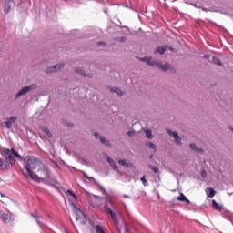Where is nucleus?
Listing matches in <instances>:
<instances>
[{
	"instance_id": "f704fd0d",
	"label": "nucleus",
	"mask_w": 233,
	"mask_h": 233,
	"mask_svg": "<svg viewBox=\"0 0 233 233\" xmlns=\"http://www.w3.org/2000/svg\"><path fill=\"white\" fill-rule=\"evenodd\" d=\"M84 177H85L86 179H94V177H89L86 175V173H84Z\"/></svg>"
},
{
	"instance_id": "6e6552de",
	"label": "nucleus",
	"mask_w": 233,
	"mask_h": 233,
	"mask_svg": "<svg viewBox=\"0 0 233 233\" xmlns=\"http://www.w3.org/2000/svg\"><path fill=\"white\" fill-rule=\"evenodd\" d=\"M167 132L171 137H174L175 143H177V145H181V137H179V135H177V132L172 131L170 129H167Z\"/></svg>"
},
{
	"instance_id": "412c9836",
	"label": "nucleus",
	"mask_w": 233,
	"mask_h": 233,
	"mask_svg": "<svg viewBox=\"0 0 233 233\" xmlns=\"http://www.w3.org/2000/svg\"><path fill=\"white\" fill-rule=\"evenodd\" d=\"M111 92H114L115 94H117V96H123V91L117 87L111 88Z\"/></svg>"
},
{
	"instance_id": "dca6fc26",
	"label": "nucleus",
	"mask_w": 233,
	"mask_h": 233,
	"mask_svg": "<svg viewBox=\"0 0 233 233\" xmlns=\"http://www.w3.org/2000/svg\"><path fill=\"white\" fill-rule=\"evenodd\" d=\"M118 164H120L122 167H125V168H131L132 163L127 162V160H119Z\"/></svg>"
},
{
	"instance_id": "c85d7f7f",
	"label": "nucleus",
	"mask_w": 233,
	"mask_h": 233,
	"mask_svg": "<svg viewBox=\"0 0 233 233\" xmlns=\"http://www.w3.org/2000/svg\"><path fill=\"white\" fill-rule=\"evenodd\" d=\"M76 72L77 74H80V76H83L84 77H86V73H85V71H83V69H76Z\"/></svg>"
},
{
	"instance_id": "cd10ccee",
	"label": "nucleus",
	"mask_w": 233,
	"mask_h": 233,
	"mask_svg": "<svg viewBox=\"0 0 233 233\" xmlns=\"http://www.w3.org/2000/svg\"><path fill=\"white\" fill-rule=\"evenodd\" d=\"M145 134L147 139H152V130H146Z\"/></svg>"
},
{
	"instance_id": "f03ea898",
	"label": "nucleus",
	"mask_w": 233,
	"mask_h": 233,
	"mask_svg": "<svg viewBox=\"0 0 233 233\" xmlns=\"http://www.w3.org/2000/svg\"><path fill=\"white\" fill-rule=\"evenodd\" d=\"M35 183H41V181L45 179L50 178V169L44 165V163H40L38 167L36 168V173H33V176L30 177Z\"/></svg>"
},
{
	"instance_id": "7ed1b4c3",
	"label": "nucleus",
	"mask_w": 233,
	"mask_h": 233,
	"mask_svg": "<svg viewBox=\"0 0 233 233\" xmlns=\"http://www.w3.org/2000/svg\"><path fill=\"white\" fill-rule=\"evenodd\" d=\"M4 157L9 162V165H15V157L16 159H23V156H21L15 149L12 148L11 150L8 148L4 149Z\"/></svg>"
},
{
	"instance_id": "5701e85b",
	"label": "nucleus",
	"mask_w": 233,
	"mask_h": 233,
	"mask_svg": "<svg viewBox=\"0 0 233 233\" xmlns=\"http://www.w3.org/2000/svg\"><path fill=\"white\" fill-rule=\"evenodd\" d=\"M212 61H213L214 65H218V66H222L221 60L216 56H213Z\"/></svg>"
},
{
	"instance_id": "473e14b6",
	"label": "nucleus",
	"mask_w": 233,
	"mask_h": 233,
	"mask_svg": "<svg viewBox=\"0 0 233 233\" xmlns=\"http://www.w3.org/2000/svg\"><path fill=\"white\" fill-rule=\"evenodd\" d=\"M1 218L4 219V221H6V220L8 219V214L3 213V214L1 215Z\"/></svg>"
},
{
	"instance_id": "4c0bfd02",
	"label": "nucleus",
	"mask_w": 233,
	"mask_h": 233,
	"mask_svg": "<svg viewBox=\"0 0 233 233\" xmlns=\"http://www.w3.org/2000/svg\"><path fill=\"white\" fill-rule=\"evenodd\" d=\"M94 136H95V137H99V133L96 132V133L94 134Z\"/></svg>"
},
{
	"instance_id": "58836bf2",
	"label": "nucleus",
	"mask_w": 233,
	"mask_h": 233,
	"mask_svg": "<svg viewBox=\"0 0 233 233\" xmlns=\"http://www.w3.org/2000/svg\"><path fill=\"white\" fill-rule=\"evenodd\" d=\"M97 45H98V46H100V45H105V43H103V42H98Z\"/></svg>"
},
{
	"instance_id": "aec40b11",
	"label": "nucleus",
	"mask_w": 233,
	"mask_h": 233,
	"mask_svg": "<svg viewBox=\"0 0 233 233\" xmlns=\"http://www.w3.org/2000/svg\"><path fill=\"white\" fill-rule=\"evenodd\" d=\"M100 198H95L93 200H90L89 203L91 205V207H94V208H96L97 207V205L94 204V203H99Z\"/></svg>"
},
{
	"instance_id": "393cba45",
	"label": "nucleus",
	"mask_w": 233,
	"mask_h": 233,
	"mask_svg": "<svg viewBox=\"0 0 233 233\" xmlns=\"http://www.w3.org/2000/svg\"><path fill=\"white\" fill-rule=\"evenodd\" d=\"M42 128V131L46 134L47 137H52V133H50V130L47 129V127H41Z\"/></svg>"
},
{
	"instance_id": "6ab92c4d",
	"label": "nucleus",
	"mask_w": 233,
	"mask_h": 233,
	"mask_svg": "<svg viewBox=\"0 0 233 233\" xmlns=\"http://www.w3.org/2000/svg\"><path fill=\"white\" fill-rule=\"evenodd\" d=\"M10 3H12V0H10L8 2V4H6L4 7V12L5 14H8L10 12V10H12V6L10 5Z\"/></svg>"
},
{
	"instance_id": "a211bd4d",
	"label": "nucleus",
	"mask_w": 233,
	"mask_h": 233,
	"mask_svg": "<svg viewBox=\"0 0 233 233\" xmlns=\"http://www.w3.org/2000/svg\"><path fill=\"white\" fill-rule=\"evenodd\" d=\"M189 147H190L191 150H194V152L203 153V149L198 148V146H196V144H190Z\"/></svg>"
},
{
	"instance_id": "20e7f679",
	"label": "nucleus",
	"mask_w": 233,
	"mask_h": 233,
	"mask_svg": "<svg viewBox=\"0 0 233 233\" xmlns=\"http://www.w3.org/2000/svg\"><path fill=\"white\" fill-rule=\"evenodd\" d=\"M141 61H145L149 66H157L163 72H167V70H172V66L169 64L163 65L160 62L153 60L152 57L140 58Z\"/></svg>"
},
{
	"instance_id": "e433bc0d",
	"label": "nucleus",
	"mask_w": 233,
	"mask_h": 233,
	"mask_svg": "<svg viewBox=\"0 0 233 233\" xmlns=\"http://www.w3.org/2000/svg\"><path fill=\"white\" fill-rule=\"evenodd\" d=\"M205 59H210V56L209 55H204Z\"/></svg>"
},
{
	"instance_id": "72a5a7b5",
	"label": "nucleus",
	"mask_w": 233,
	"mask_h": 233,
	"mask_svg": "<svg viewBox=\"0 0 233 233\" xmlns=\"http://www.w3.org/2000/svg\"><path fill=\"white\" fill-rule=\"evenodd\" d=\"M135 135H136V132H134V131H128L127 132V136H129V137H132Z\"/></svg>"
},
{
	"instance_id": "2f4dec72",
	"label": "nucleus",
	"mask_w": 233,
	"mask_h": 233,
	"mask_svg": "<svg viewBox=\"0 0 233 233\" xmlns=\"http://www.w3.org/2000/svg\"><path fill=\"white\" fill-rule=\"evenodd\" d=\"M67 194H69L71 198H74V199H77V196H76L72 190H67Z\"/></svg>"
},
{
	"instance_id": "bb28decb",
	"label": "nucleus",
	"mask_w": 233,
	"mask_h": 233,
	"mask_svg": "<svg viewBox=\"0 0 233 233\" xmlns=\"http://www.w3.org/2000/svg\"><path fill=\"white\" fill-rule=\"evenodd\" d=\"M147 146L148 147H150L151 150H154V152H156V144H154V143H152V142H147Z\"/></svg>"
},
{
	"instance_id": "7c9ffc66",
	"label": "nucleus",
	"mask_w": 233,
	"mask_h": 233,
	"mask_svg": "<svg viewBox=\"0 0 233 233\" xmlns=\"http://www.w3.org/2000/svg\"><path fill=\"white\" fill-rule=\"evenodd\" d=\"M31 216L34 218V219H35L38 225H41V221H39V217L37 215H34V213H32Z\"/></svg>"
},
{
	"instance_id": "9d476101",
	"label": "nucleus",
	"mask_w": 233,
	"mask_h": 233,
	"mask_svg": "<svg viewBox=\"0 0 233 233\" xmlns=\"http://www.w3.org/2000/svg\"><path fill=\"white\" fill-rule=\"evenodd\" d=\"M16 120L17 116H11L10 118L7 119V121H5L4 125L5 128H12V125H14V123H15Z\"/></svg>"
},
{
	"instance_id": "39448f33",
	"label": "nucleus",
	"mask_w": 233,
	"mask_h": 233,
	"mask_svg": "<svg viewBox=\"0 0 233 233\" xmlns=\"http://www.w3.org/2000/svg\"><path fill=\"white\" fill-rule=\"evenodd\" d=\"M73 207V212L76 214V221H79L82 225H85L86 223V216H85V213L76 206V204H71Z\"/></svg>"
},
{
	"instance_id": "2eb2a0df",
	"label": "nucleus",
	"mask_w": 233,
	"mask_h": 233,
	"mask_svg": "<svg viewBox=\"0 0 233 233\" xmlns=\"http://www.w3.org/2000/svg\"><path fill=\"white\" fill-rule=\"evenodd\" d=\"M206 193L208 194V198H214L216 196V190L212 187H208L206 189Z\"/></svg>"
},
{
	"instance_id": "a878e982",
	"label": "nucleus",
	"mask_w": 233,
	"mask_h": 233,
	"mask_svg": "<svg viewBox=\"0 0 233 233\" xmlns=\"http://www.w3.org/2000/svg\"><path fill=\"white\" fill-rule=\"evenodd\" d=\"M96 233H105V229H103V227H101L100 225H97L96 227Z\"/></svg>"
},
{
	"instance_id": "0eeeda50",
	"label": "nucleus",
	"mask_w": 233,
	"mask_h": 233,
	"mask_svg": "<svg viewBox=\"0 0 233 233\" xmlns=\"http://www.w3.org/2000/svg\"><path fill=\"white\" fill-rule=\"evenodd\" d=\"M101 211L107 212V214H110V216H111L112 219L115 221V223H119V220H117V215L116 214V212L112 211V209L110 208H108V204H105L101 208Z\"/></svg>"
},
{
	"instance_id": "f3484780",
	"label": "nucleus",
	"mask_w": 233,
	"mask_h": 233,
	"mask_svg": "<svg viewBox=\"0 0 233 233\" xmlns=\"http://www.w3.org/2000/svg\"><path fill=\"white\" fill-rule=\"evenodd\" d=\"M167 50V46H159L155 50V54H165V51Z\"/></svg>"
},
{
	"instance_id": "ddd939ff",
	"label": "nucleus",
	"mask_w": 233,
	"mask_h": 233,
	"mask_svg": "<svg viewBox=\"0 0 233 233\" xmlns=\"http://www.w3.org/2000/svg\"><path fill=\"white\" fill-rule=\"evenodd\" d=\"M212 207L214 210H218V212H221L223 210V206L218 204L216 200H212Z\"/></svg>"
},
{
	"instance_id": "1a4fd4ad",
	"label": "nucleus",
	"mask_w": 233,
	"mask_h": 233,
	"mask_svg": "<svg viewBox=\"0 0 233 233\" xmlns=\"http://www.w3.org/2000/svg\"><path fill=\"white\" fill-rule=\"evenodd\" d=\"M63 66H65V64H58L56 66H52L51 67H48L46 70V74H53V72H57V70H61V68H63Z\"/></svg>"
},
{
	"instance_id": "f8f14e48",
	"label": "nucleus",
	"mask_w": 233,
	"mask_h": 233,
	"mask_svg": "<svg viewBox=\"0 0 233 233\" xmlns=\"http://www.w3.org/2000/svg\"><path fill=\"white\" fill-rule=\"evenodd\" d=\"M107 162L109 163L110 167L113 168V170H118L119 167H117V164L114 161V159L107 157Z\"/></svg>"
},
{
	"instance_id": "b1692460",
	"label": "nucleus",
	"mask_w": 233,
	"mask_h": 233,
	"mask_svg": "<svg viewBox=\"0 0 233 233\" xmlns=\"http://www.w3.org/2000/svg\"><path fill=\"white\" fill-rule=\"evenodd\" d=\"M148 168H150V170H152L154 172V174H159V168H157L152 165H148Z\"/></svg>"
},
{
	"instance_id": "9b49d317",
	"label": "nucleus",
	"mask_w": 233,
	"mask_h": 233,
	"mask_svg": "<svg viewBox=\"0 0 233 233\" xmlns=\"http://www.w3.org/2000/svg\"><path fill=\"white\" fill-rule=\"evenodd\" d=\"M0 170H10V163H8V160L0 158Z\"/></svg>"
},
{
	"instance_id": "c756f323",
	"label": "nucleus",
	"mask_w": 233,
	"mask_h": 233,
	"mask_svg": "<svg viewBox=\"0 0 233 233\" xmlns=\"http://www.w3.org/2000/svg\"><path fill=\"white\" fill-rule=\"evenodd\" d=\"M141 181H142L144 187H148V182L147 181V178H146L145 176H143V177H141Z\"/></svg>"
},
{
	"instance_id": "c9c22d12",
	"label": "nucleus",
	"mask_w": 233,
	"mask_h": 233,
	"mask_svg": "<svg viewBox=\"0 0 233 233\" xmlns=\"http://www.w3.org/2000/svg\"><path fill=\"white\" fill-rule=\"evenodd\" d=\"M120 41H121L122 43H125V41H127V37H125V36L121 37V38H120Z\"/></svg>"
},
{
	"instance_id": "f257e3e1",
	"label": "nucleus",
	"mask_w": 233,
	"mask_h": 233,
	"mask_svg": "<svg viewBox=\"0 0 233 233\" xmlns=\"http://www.w3.org/2000/svg\"><path fill=\"white\" fill-rule=\"evenodd\" d=\"M41 161L37 159L35 157L27 156L24 158V176L25 177H32L35 173L34 170L39 167L41 165Z\"/></svg>"
},
{
	"instance_id": "ea45409f",
	"label": "nucleus",
	"mask_w": 233,
	"mask_h": 233,
	"mask_svg": "<svg viewBox=\"0 0 233 233\" xmlns=\"http://www.w3.org/2000/svg\"><path fill=\"white\" fill-rule=\"evenodd\" d=\"M68 127H74V124H69Z\"/></svg>"
},
{
	"instance_id": "4be33fe9",
	"label": "nucleus",
	"mask_w": 233,
	"mask_h": 233,
	"mask_svg": "<svg viewBox=\"0 0 233 233\" xmlns=\"http://www.w3.org/2000/svg\"><path fill=\"white\" fill-rule=\"evenodd\" d=\"M100 139V143H102L103 145H106V147L110 146V142L106 140V138H105L104 137H99Z\"/></svg>"
},
{
	"instance_id": "4468645a",
	"label": "nucleus",
	"mask_w": 233,
	"mask_h": 233,
	"mask_svg": "<svg viewBox=\"0 0 233 233\" xmlns=\"http://www.w3.org/2000/svg\"><path fill=\"white\" fill-rule=\"evenodd\" d=\"M177 199V201H183V202H186L187 205H190V200L187 198V197L183 193H181Z\"/></svg>"
},
{
	"instance_id": "423d86ee",
	"label": "nucleus",
	"mask_w": 233,
	"mask_h": 233,
	"mask_svg": "<svg viewBox=\"0 0 233 233\" xmlns=\"http://www.w3.org/2000/svg\"><path fill=\"white\" fill-rule=\"evenodd\" d=\"M37 88V84H31L29 86H26L23 87L15 96V99H19L21 96H25V94H28V92H31V90H35Z\"/></svg>"
}]
</instances>
